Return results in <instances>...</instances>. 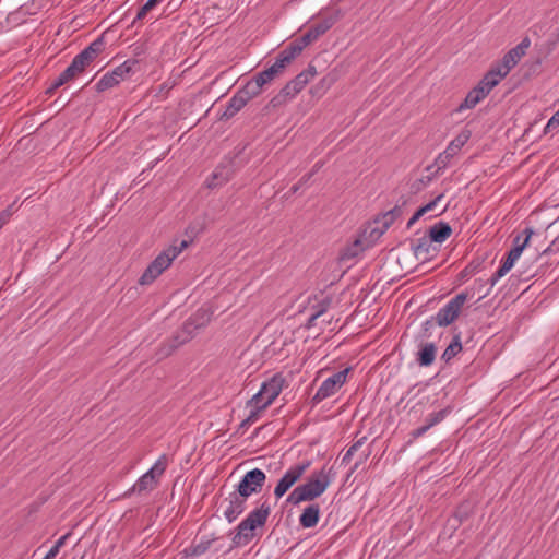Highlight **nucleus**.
Segmentation results:
<instances>
[{
  "label": "nucleus",
  "mask_w": 559,
  "mask_h": 559,
  "mask_svg": "<svg viewBox=\"0 0 559 559\" xmlns=\"http://www.w3.org/2000/svg\"><path fill=\"white\" fill-rule=\"evenodd\" d=\"M335 472L333 466L323 465L320 471L314 472L307 483L297 486L287 497L290 504H299L304 501H312L320 497L331 485Z\"/></svg>",
  "instance_id": "1"
},
{
  "label": "nucleus",
  "mask_w": 559,
  "mask_h": 559,
  "mask_svg": "<svg viewBox=\"0 0 559 559\" xmlns=\"http://www.w3.org/2000/svg\"><path fill=\"white\" fill-rule=\"evenodd\" d=\"M270 513L271 507L266 502L252 510L236 527V534L231 539L234 546L248 545L255 536L254 531L265 524Z\"/></svg>",
  "instance_id": "2"
},
{
  "label": "nucleus",
  "mask_w": 559,
  "mask_h": 559,
  "mask_svg": "<svg viewBox=\"0 0 559 559\" xmlns=\"http://www.w3.org/2000/svg\"><path fill=\"white\" fill-rule=\"evenodd\" d=\"M188 246L187 241L183 240L179 246H169L163 250L145 269L139 280L140 285H151L159 275L166 271L174 260Z\"/></svg>",
  "instance_id": "3"
},
{
  "label": "nucleus",
  "mask_w": 559,
  "mask_h": 559,
  "mask_svg": "<svg viewBox=\"0 0 559 559\" xmlns=\"http://www.w3.org/2000/svg\"><path fill=\"white\" fill-rule=\"evenodd\" d=\"M530 46L531 39L528 37H524L519 45L510 49L503 56L500 63L493 64L488 73L492 76V79L500 83L526 55Z\"/></svg>",
  "instance_id": "4"
},
{
  "label": "nucleus",
  "mask_w": 559,
  "mask_h": 559,
  "mask_svg": "<svg viewBox=\"0 0 559 559\" xmlns=\"http://www.w3.org/2000/svg\"><path fill=\"white\" fill-rule=\"evenodd\" d=\"M168 464V456L166 454L160 455L154 465L135 481L127 495L131 492L141 495L156 489L159 486L160 478L166 472Z\"/></svg>",
  "instance_id": "5"
},
{
  "label": "nucleus",
  "mask_w": 559,
  "mask_h": 559,
  "mask_svg": "<svg viewBox=\"0 0 559 559\" xmlns=\"http://www.w3.org/2000/svg\"><path fill=\"white\" fill-rule=\"evenodd\" d=\"M284 383L285 378L281 373L274 374L262 383L259 392L250 399V403L258 405V408H267L282 392Z\"/></svg>",
  "instance_id": "6"
},
{
  "label": "nucleus",
  "mask_w": 559,
  "mask_h": 559,
  "mask_svg": "<svg viewBox=\"0 0 559 559\" xmlns=\"http://www.w3.org/2000/svg\"><path fill=\"white\" fill-rule=\"evenodd\" d=\"M135 66H138V60L128 59L112 71L105 73L96 83V91L105 92L117 86L120 82L129 78L134 71Z\"/></svg>",
  "instance_id": "7"
},
{
  "label": "nucleus",
  "mask_w": 559,
  "mask_h": 559,
  "mask_svg": "<svg viewBox=\"0 0 559 559\" xmlns=\"http://www.w3.org/2000/svg\"><path fill=\"white\" fill-rule=\"evenodd\" d=\"M467 293H460L450 299L432 318L439 326H448L460 316V312L467 300Z\"/></svg>",
  "instance_id": "8"
},
{
  "label": "nucleus",
  "mask_w": 559,
  "mask_h": 559,
  "mask_svg": "<svg viewBox=\"0 0 559 559\" xmlns=\"http://www.w3.org/2000/svg\"><path fill=\"white\" fill-rule=\"evenodd\" d=\"M310 465L311 461L309 460L292 465L274 488L276 499L282 498L304 476Z\"/></svg>",
  "instance_id": "9"
},
{
  "label": "nucleus",
  "mask_w": 559,
  "mask_h": 559,
  "mask_svg": "<svg viewBox=\"0 0 559 559\" xmlns=\"http://www.w3.org/2000/svg\"><path fill=\"white\" fill-rule=\"evenodd\" d=\"M499 83L495 79H492V76L487 72L480 80V82L467 93L464 102L459 106L457 110L462 111L465 109L474 108Z\"/></svg>",
  "instance_id": "10"
},
{
  "label": "nucleus",
  "mask_w": 559,
  "mask_h": 559,
  "mask_svg": "<svg viewBox=\"0 0 559 559\" xmlns=\"http://www.w3.org/2000/svg\"><path fill=\"white\" fill-rule=\"evenodd\" d=\"M266 480L265 473L260 468L247 472L238 484L236 492L246 500L254 493L261 492Z\"/></svg>",
  "instance_id": "11"
},
{
  "label": "nucleus",
  "mask_w": 559,
  "mask_h": 559,
  "mask_svg": "<svg viewBox=\"0 0 559 559\" xmlns=\"http://www.w3.org/2000/svg\"><path fill=\"white\" fill-rule=\"evenodd\" d=\"M349 370V368H346L326 378L316 392L313 401L319 403L334 395L345 384Z\"/></svg>",
  "instance_id": "12"
},
{
  "label": "nucleus",
  "mask_w": 559,
  "mask_h": 559,
  "mask_svg": "<svg viewBox=\"0 0 559 559\" xmlns=\"http://www.w3.org/2000/svg\"><path fill=\"white\" fill-rule=\"evenodd\" d=\"M103 48L104 41L102 38L94 40L73 58L71 62L72 68L75 69L79 74L83 73L86 67H88L102 52Z\"/></svg>",
  "instance_id": "13"
},
{
  "label": "nucleus",
  "mask_w": 559,
  "mask_h": 559,
  "mask_svg": "<svg viewBox=\"0 0 559 559\" xmlns=\"http://www.w3.org/2000/svg\"><path fill=\"white\" fill-rule=\"evenodd\" d=\"M284 67L281 64V62L276 59L275 62L264 71L258 73L254 75L247 84L246 86L251 91L254 92V96H258L262 87L265 84L271 83L277 75L283 73Z\"/></svg>",
  "instance_id": "14"
},
{
  "label": "nucleus",
  "mask_w": 559,
  "mask_h": 559,
  "mask_svg": "<svg viewBox=\"0 0 559 559\" xmlns=\"http://www.w3.org/2000/svg\"><path fill=\"white\" fill-rule=\"evenodd\" d=\"M254 92H251L246 85L239 90L228 102L225 110L223 111L222 119H230L237 112H239L247 103L252 99Z\"/></svg>",
  "instance_id": "15"
},
{
  "label": "nucleus",
  "mask_w": 559,
  "mask_h": 559,
  "mask_svg": "<svg viewBox=\"0 0 559 559\" xmlns=\"http://www.w3.org/2000/svg\"><path fill=\"white\" fill-rule=\"evenodd\" d=\"M225 502L224 516L229 523H233L246 510L247 500L234 491L229 493Z\"/></svg>",
  "instance_id": "16"
},
{
  "label": "nucleus",
  "mask_w": 559,
  "mask_h": 559,
  "mask_svg": "<svg viewBox=\"0 0 559 559\" xmlns=\"http://www.w3.org/2000/svg\"><path fill=\"white\" fill-rule=\"evenodd\" d=\"M471 138V131L469 130H463L461 131L447 146V148L443 151V157H454L461 148L467 143V141Z\"/></svg>",
  "instance_id": "17"
},
{
  "label": "nucleus",
  "mask_w": 559,
  "mask_h": 559,
  "mask_svg": "<svg viewBox=\"0 0 559 559\" xmlns=\"http://www.w3.org/2000/svg\"><path fill=\"white\" fill-rule=\"evenodd\" d=\"M320 519V507L317 503L306 507L299 518V523L304 528L314 527Z\"/></svg>",
  "instance_id": "18"
},
{
  "label": "nucleus",
  "mask_w": 559,
  "mask_h": 559,
  "mask_svg": "<svg viewBox=\"0 0 559 559\" xmlns=\"http://www.w3.org/2000/svg\"><path fill=\"white\" fill-rule=\"evenodd\" d=\"M520 257L518 255V249H511L508 257L502 261L499 269L492 274L490 278L491 286H493L501 277H503L514 265L515 261Z\"/></svg>",
  "instance_id": "19"
},
{
  "label": "nucleus",
  "mask_w": 559,
  "mask_h": 559,
  "mask_svg": "<svg viewBox=\"0 0 559 559\" xmlns=\"http://www.w3.org/2000/svg\"><path fill=\"white\" fill-rule=\"evenodd\" d=\"M451 226L445 222H438L429 229V239L438 243L444 242L451 236Z\"/></svg>",
  "instance_id": "20"
},
{
  "label": "nucleus",
  "mask_w": 559,
  "mask_h": 559,
  "mask_svg": "<svg viewBox=\"0 0 559 559\" xmlns=\"http://www.w3.org/2000/svg\"><path fill=\"white\" fill-rule=\"evenodd\" d=\"M304 46L300 43H293L277 56V60L286 68L302 51Z\"/></svg>",
  "instance_id": "21"
},
{
  "label": "nucleus",
  "mask_w": 559,
  "mask_h": 559,
  "mask_svg": "<svg viewBox=\"0 0 559 559\" xmlns=\"http://www.w3.org/2000/svg\"><path fill=\"white\" fill-rule=\"evenodd\" d=\"M299 92H301L293 81H289L281 92L271 100L273 106L282 105L293 99Z\"/></svg>",
  "instance_id": "22"
},
{
  "label": "nucleus",
  "mask_w": 559,
  "mask_h": 559,
  "mask_svg": "<svg viewBox=\"0 0 559 559\" xmlns=\"http://www.w3.org/2000/svg\"><path fill=\"white\" fill-rule=\"evenodd\" d=\"M299 92H301L293 81H289L281 92L271 100L273 106L282 105L293 99Z\"/></svg>",
  "instance_id": "23"
},
{
  "label": "nucleus",
  "mask_w": 559,
  "mask_h": 559,
  "mask_svg": "<svg viewBox=\"0 0 559 559\" xmlns=\"http://www.w3.org/2000/svg\"><path fill=\"white\" fill-rule=\"evenodd\" d=\"M436 358V346L432 343H426L418 352L417 361L420 366H430Z\"/></svg>",
  "instance_id": "24"
},
{
  "label": "nucleus",
  "mask_w": 559,
  "mask_h": 559,
  "mask_svg": "<svg viewBox=\"0 0 559 559\" xmlns=\"http://www.w3.org/2000/svg\"><path fill=\"white\" fill-rule=\"evenodd\" d=\"M317 75V69L314 66L309 64L308 68L300 72L298 75H296L295 79H293V83L302 91L304 87Z\"/></svg>",
  "instance_id": "25"
},
{
  "label": "nucleus",
  "mask_w": 559,
  "mask_h": 559,
  "mask_svg": "<svg viewBox=\"0 0 559 559\" xmlns=\"http://www.w3.org/2000/svg\"><path fill=\"white\" fill-rule=\"evenodd\" d=\"M78 75H80L75 69L72 68V64L60 73V75L53 81L51 84V87L49 88V92L62 86L63 84L74 80Z\"/></svg>",
  "instance_id": "26"
},
{
  "label": "nucleus",
  "mask_w": 559,
  "mask_h": 559,
  "mask_svg": "<svg viewBox=\"0 0 559 559\" xmlns=\"http://www.w3.org/2000/svg\"><path fill=\"white\" fill-rule=\"evenodd\" d=\"M534 234L533 229L527 227L523 230V235H518L513 239L512 249H518V255L520 257L523 250L527 247L532 235Z\"/></svg>",
  "instance_id": "27"
},
{
  "label": "nucleus",
  "mask_w": 559,
  "mask_h": 559,
  "mask_svg": "<svg viewBox=\"0 0 559 559\" xmlns=\"http://www.w3.org/2000/svg\"><path fill=\"white\" fill-rule=\"evenodd\" d=\"M461 350H462L461 340H460V336L456 335L453 337L452 342L444 349V352L442 354V359L448 362L452 358H454Z\"/></svg>",
  "instance_id": "28"
},
{
  "label": "nucleus",
  "mask_w": 559,
  "mask_h": 559,
  "mask_svg": "<svg viewBox=\"0 0 559 559\" xmlns=\"http://www.w3.org/2000/svg\"><path fill=\"white\" fill-rule=\"evenodd\" d=\"M332 27V22L330 20L319 21L312 24L308 29L313 34V36L318 39L324 33H326Z\"/></svg>",
  "instance_id": "29"
},
{
  "label": "nucleus",
  "mask_w": 559,
  "mask_h": 559,
  "mask_svg": "<svg viewBox=\"0 0 559 559\" xmlns=\"http://www.w3.org/2000/svg\"><path fill=\"white\" fill-rule=\"evenodd\" d=\"M430 239L423 237L417 240V243L413 246L414 253L417 258L426 255L429 251Z\"/></svg>",
  "instance_id": "30"
},
{
  "label": "nucleus",
  "mask_w": 559,
  "mask_h": 559,
  "mask_svg": "<svg viewBox=\"0 0 559 559\" xmlns=\"http://www.w3.org/2000/svg\"><path fill=\"white\" fill-rule=\"evenodd\" d=\"M362 250L361 248V241L359 239H356L352 245H349L347 248L344 249L342 252V259H352Z\"/></svg>",
  "instance_id": "31"
},
{
  "label": "nucleus",
  "mask_w": 559,
  "mask_h": 559,
  "mask_svg": "<svg viewBox=\"0 0 559 559\" xmlns=\"http://www.w3.org/2000/svg\"><path fill=\"white\" fill-rule=\"evenodd\" d=\"M158 2L156 0H147L138 11L135 19L133 20V24H135L138 21L143 20L146 14L153 10Z\"/></svg>",
  "instance_id": "32"
},
{
  "label": "nucleus",
  "mask_w": 559,
  "mask_h": 559,
  "mask_svg": "<svg viewBox=\"0 0 559 559\" xmlns=\"http://www.w3.org/2000/svg\"><path fill=\"white\" fill-rule=\"evenodd\" d=\"M247 406L250 408V413L248 417L242 421L241 426L253 424L258 420L259 415L265 408H258V405H252L250 400L247 403Z\"/></svg>",
  "instance_id": "33"
},
{
  "label": "nucleus",
  "mask_w": 559,
  "mask_h": 559,
  "mask_svg": "<svg viewBox=\"0 0 559 559\" xmlns=\"http://www.w3.org/2000/svg\"><path fill=\"white\" fill-rule=\"evenodd\" d=\"M447 415H448V411L441 409L439 412L429 414L428 417L426 418V421H427L428 426L431 428V427L436 426L437 424L441 423L445 418Z\"/></svg>",
  "instance_id": "34"
},
{
  "label": "nucleus",
  "mask_w": 559,
  "mask_h": 559,
  "mask_svg": "<svg viewBox=\"0 0 559 559\" xmlns=\"http://www.w3.org/2000/svg\"><path fill=\"white\" fill-rule=\"evenodd\" d=\"M365 438H361L357 440L355 443H353L348 450L345 452L344 456L342 457V463L347 464L352 460L353 455L358 451V449L364 444Z\"/></svg>",
  "instance_id": "35"
},
{
  "label": "nucleus",
  "mask_w": 559,
  "mask_h": 559,
  "mask_svg": "<svg viewBox=\"0 0 559 559\" xmlns=\"http://www.w3.org/2000/svg\"><path fill=\"white\" fill-rule=\"evenodd\" d=\"M558 128H559V109L548 120L547 124L544 128V134H548L552 131H556V130H558Z\"/></svg>",
  "instance_id": "36"
},
{
  "label": "nucleus",
  "mask_w": 559,
  "mask_h": 559,
  "mask_svg": "<svg viewBox=\"0 0 559 559\" xmlns=\"http://www.w3.org/2000/svg\"><path fill=\"white\" fill-rule=\"evenodd\" d=\"M443 197H444V194L440 193L432 201H430L426 205L418 209L419 214H421L424 216L426 213L433 211L436 209L437 204L443 199Z\"/></svg>",
  "instance_id": "37"
},
{
  "label": "nucleus",
  "mask_w": 559,
  "mask_h": 559,
  "mask_svg": "<svg viewBox=\"0 0 559 559\" xmlns=\"http://www.w3.org/2000/svg\"><path fill=\"white\" fill-rule=\"evenodd\" d=\"M14 203L0 213V229L10 221L14 210Z\"/></svg>",
  "instance_id": "38"
},
{
  "label": "nucleus",
  "mask_w": 559,
  "mask_h": 559,
  "mask_svg": "<svg viewBox=\"0 0 559 559\" xmlns=\"http://www.w3.org/2000/svg\"><path fill=\"white\" fill-rule=\"evenodd\" d=\"M317 40V38L313 36V34L310 32V29H307V32L300 37L299 43L305 47L310 45Z\"/></svg>",
  "instance_id": "39"
},
{
  "label": "nucleus",
  "mask_w": 559,
  "mask_h": 559,
  "mask_svg": "<svg viewBox=\"0 0 559 559\" xmlns=\"http://www.w3.org/2000/svg\"><path fill=\"white\" fill-rule=\"evenodd\" d=\"M209 549V543H200L193 546L191 555L200 556Z\"/></svg>",
  "instance_id": "40"
},
{
  "label": "nucleus",
  "mask_w": 559,
  "mask_h": 559,
  "mask_svg": "<svg viewBox=\"0 0 559 559\" xmlns=\"http://www.w3.org/2000/svg\"><path fill=\"white\" fill-rule=\"evenodd\" d=\"M311 176L312 173L302 176L301 179L292 187V191L296 193L304 185H306L310 180Z\"/></svg>",
  "instance_id": "41"
},
{
  "label": "nucleus",
  "mask_w": 559,
  "mask_h": 559,
  "mask_svg": "<svg viewBox=\"0 0 559 559\" xmlns=\"http://www.w3.org/2000/svg\"><path fill=\"white\" fill-rule=\"evenodd\" d=\"M429 429H430V427L428 426V424H426L421 427H418L417 429H414L411 435L414 439H417V438L424 436Z\"/></svg>",
  "instance_id": "42"
},
{
  "label": "nucleus",
  "mask_w": 559,
  "mask_h": 559,
  "mask_svg": "<svg viewBox=\"0 0 559 559\" xmlns=\"http://www.w3.org/2000/svg\"><path fill=\"white\" fill-rule=\"evenodd\" d=\"M326 311V306H323L320 310L316 311L308 320V325L312 326L316 324V320L320 318Z\"/></svg>",
  "instance_id": "43"
},
{
  "label": "nucleus",
  "mask_w": 559,
  "mask_h": 559,
  "mask_svg": "<svg viewBox=\"0 0 559 559\" xmlns=\"http://www.w3.org/2000/svg\"><path fill=\"white\" fill-rule=\"evenodd\" d=\"M442 155H443V152L441 154H439V156L436 159V164L438 165L439 168L447 167V165L449 164L450 159L452 158V157H443V158H441Z\"/></svg>",
  "instance_id": "44"
},
{
  "label": "nucleus",
  "mask_w": 559,
  "mask_h": 559,
  "mask_svg": "<svg viewBox=\"0 0 559 559\" xmlns=\"http://www.w3.org/2000/svg\"><path fill=\"white\" fill-rule=\"evenodd\" d=\"M71 536V533H67L62 535L52 547H57V550L59 551L61 547L66 545L67 539Z\"/></svg>",
  "instance_id": "45"
},
{
  "label": "nucleus",
  "mask_w": 559,
  "mask_h": 559,
  "mask_svg": "<svg viewBox=\"0 0 559 559\" xmlns=\"http://www.w3.org/2000/svg\"><path fill=\"white\" fill-rule=\"evenodd\" d=\"M58 554L59 551L57 550V547H51L50 550L44 557V559H53Z\"/></svg>",
  "instance_id": "46"
},
{
  "label": "nucleus",
  "mask_w": 559,
  "mask_h": 559,
  "mask_svg": "<svg viewBox=\"0 0 559 559\" xmlns=\"http://www.w3.org/2000/svg\"><path fill=\"white\" fill-rule=\"evenodd\" d=\"M423 215L419 214V211L417 210L415 214L412 216V218L408 221L407 225L412 226L415 222H417Z\"/></svg>",
  "instance_id": "47"
},
{
  "label": "nucleus",
  "mask_w": 559,
  "mask_h": 559,
  "mask_svg": "<svg viewBox=\"0 0 559 559\" xmlns=\"http://www.w3.org/2000/svg\"><path fill=\"white\" fill-rule=\"evenodd\" d=\"M368 455H369V453L364 454L362 460H361V461H359V462H356V463L354 464V466H353V467H352V469H350V473H354V472L359 467V465L361 464V462H362V461H365V460L368 457Z\"/></svg>",
  "instance_id": "48"
},
{
  "label": "nucleus",
  "mask_w": 559,
  "mask_h": 559,
  "mask_svg": "<svg viewBox=\"0 0 559 559\" xmlns=\"http://www.w3.org/2000/svg\"><path fill=\"white\" fill-rule=\"evenodd\" d=\"M228 179H229V175H228V174H226V175L221 179V181L218 182V185H222V183H224V182L228 181ZM215 186H217V183H209V187H215Z\"/></svg>",
  "instance_id": "49"
},
{
  "label": "nucleus",
  "mask_w": 559,
  "mask_h": 559,
  "mask_svg": "<svg viewBox=\"0 0 559 559\" xmlns=\"http://www.w3.org/2000/svg\"><path fill=\"white\" fill-rule=\"evenodd\" d=\"M183 343H186V340H182V341L178 342L177 344L171 345L170 349H169V350H167V352L165 353V355H169V354H170L175 348H177V347H178V345L183 344Z\"/></svg>",
  "instance_id": "50"
},
{
  "label": "nucleus",
  "mask_w": 559,
  "mask_h": 559,
  "mask_svg": "<svg viewBox=\"0 0 559 559\" xmlns=\"http://www.w3.org/2000/svg\"><path fill=\"white\" fill-rule=\"evenodd\" d=\"M218 176H221V173L215 171V173L213 174V179H214V180H215V179H217V178H218Z\"/></svg>",
  "instance_id": "51"
},
{
  "label": "nucleus",
  "mask_w": 559,
  "mask_h": 559,
  "mask_svg": "<svg viewBox=\"0 0 559 559\" xmlns=\"http://www.w3.org/2000/svg\"><path fill=\"white\" fill-rule=\"evenodd\" d=\"M392 215H393V211H390V212H388V213L384 215V217H388V216H391V217H392Z\"/></svg>",
  "instance_id": "52"
},
{
  "label": "nucleus",
  "mask_w": 559,
  "mask_h": 559,
  "mask_svg": "<svg viewBox=\"0 0 559 559\" xmlns=\"http://www.w3.org/2000/svg\"><path fill=\"white\" fill-rule=\"evenodd\" d=\"M445 210H447V206H444L439 214H442L443 212H445Z\"/></svg>",
  "instance_id": "53"
},
{
  "label": "nucleus",
  "mask_w": 559,
  "mask_h": 559,
  "mask_svg": "<svg viewBox=\"0 0 559 559\" xmlns=\"http://www.w3.org/2000/svg\"><path fill=\"white\" fill-rule=\"evenodd\" d=\"M389 223H392V218L389 219V222H385V225H389Z\"/></svg>",
  "instance_id": "54"
},
{
  "label": "nucleus",
  "mask_w": 559,
  "mask_h": 559,
  "mask_svg": "<svg viewBox=\"0 0 559 559\" xmlns=\"http://www.w3.org/2000/svg\"><path fill=\"white\" fill-rule=\"evenodd\" d=\"M389 223H392V218L389 219V222H385V225H389Z\"/></svg>",
  "instance_id": "55"
},
{
  "label": "nucleus",
  "mask_w": 559,
  "mask_h": 559,
  "mask_svg": "<svg viewBox=\"0 0 559 559\" xmlns=\"http://www.w3.org/2000/svg\"><path fill=\"white\" fill-rule=\"evenodd\" d=\"M158 3L162 2L163 0H156Z\"/></svg>",
  "instance_id": "56"
}]
</instances>
